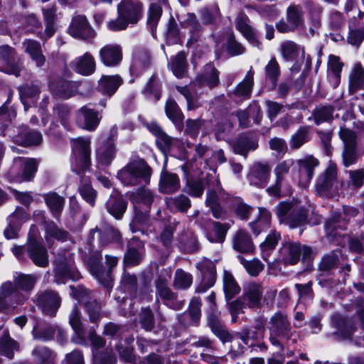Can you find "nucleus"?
<instances>
[{
    "label": "nucleus",
    "instance_id": "obj_1",
    "mask_svg": "<svg viewBox=\"0 0 364 364\" xmlns=\"http://www.w3.org/2000/svg\"><path fill=\"white\" fill-rule=\"evenodd\" d=\"M151 171L148 164L142 159L128 164L117 174L119 179L126 186L147 184Z\"/></svg>",
    "mask_w": 364,
    "mask_h": 364
},
{
    "label": "nucleus",
    "instance_id": "obj_2",
    "mask_svg": "<svg viewBox=\"0 0 364 364\" xmlns=\"http://www.w3.org/2000/svg\"><path fill=\"white\" fill-rule=\"evenodd\" d=\"M71 167L73 171L79 173L85 171L90 164V144L89 137L71 139Z\"/></svg>",
    "mask_w": 364,
    "mask_h": 364
},
{
    "label": "nucleus",
    "instance_id": "obj_3",
    "mask_svg": "<svg viewBox=\"0 0 364 364\" xmlns=\"http://www.w3.org/2000/svg\"><path fill=\"white\" fill-rule=\"evenodd\" d=\"M341 183L337 179V168L330 164L326 170L319 175L316 182V190L323 197H333L337 195Z\"/></svg>",
    "mask_w": 364,
    "mask_h": 364
},
{
    "label": "nucleus",
    "instance_id": "obj_4",
    "mask_svg": "<svg viewBox=\"0 0 364 364\" xmlns=\"http://www.w3.org/2000/svg\"><path fill=\"white\" fill-rule=\"evenodd\" d=\"M292 209L291 203L282 201L275 208V213L280 223H284L291 228L302 225L306 222V212L304 209Z\"/></svg>",
    "mask_w": 364,
    "mask_h": 364
},
{
    "label": "nucleus",
    "instance_id": "obj_5",
    "mask_svg": "<svg viewBox=\"0 0 364 364\" xmlns=\"http://www.w3.org/2000/svg\"><path fill=\"white\" fill-rule=\"evenodd\" d=\"M38 232L35 226L31 228L28 233L26 252L34 264L46 267L48 264V255L46 249L38 241Z\"/></svg>",
    "mask_w": 364,
    "mask_h": 364
},
{
    "label": "nucleus",
    "instance_id": "obj_6",
    "mask_svg": "<svg viewBox=\"0 0 364 364\" xmlns=\"http://www.w3.org/2000/svg\"><path fill=\"white\" fill-rule=\"evenodd\" d=\"M38 164L34 159L18 157L15 158L11 168L10 175L18 182L31 180L36 171Z\"/></svg>",
    "mask_w": 364,
    "mask_h": 364
},
{
    "label": "nucleus",
    "instance_id": "obj_7",
    "mask_svg": "<svg viewBox=\"0 0 364 364\" xmlns=\"http://www.w3.org/2000/svg\"><path fill=\"white\" fill-rule=\"evenodd\" d=\"M294 164V159H287L279 161L276 164L273 171L275 176V182L267 189V192L269 196L277 198L280 197L282 186L285 181L286 176L289 173Z\"/></svg>",
    "mask_w": 364,
    "mask_h": 364
},
{
    "label": "nucleus",
    "instance_id": "obj_8",
    "mask_svg": "<svg viewBox=\"0 0 364 364\" xmlns=\"http://www.w3.org/2000/svg\"><path fill=\"white\" fill-rule=\"evenodd\" d=\"M318 164V161L311 156L296 160L298 171L294 177L297 178L299 186L306 188L309 185L314 173V169Z\"/></svg>",
    "mask_w": 364,
    "mask_h": 364
},
{
    "label": "nucleus",
    "instance_id": "obj_9",
    "mask_svg": "<svg viewBox=\"0 0 364 364\" xmlns=\"http://www.w3.org/2000/svg\"><path fill=\"white\" fill-rule=\"evenodd\" d=\"M35 302L45 315L54 316L60 306L61 298L57 292L46 290L38 293Z\"/></svg>",
    "mask_w": 364,
    "mask_h": 364
},
{
    "label": "nucleus",
    "instance_id": "obj_10",
    "mask_svg": "<svg viewBox=\"0 0 364 364\" xmlns=\"http://www.w3.org/2000/svg\"><path fill=\"white\" fill-rule=\"evenodd\" d=\"M102 119V115L89 105H85L76 112V123L77 126L88 132L95 131Z\"/></svg>",
    "mask_w": 364,
    "mask_h": 364
},
{
    "label": "nucleus",
    "instance_id": "obj_11",
    "mask_svg": "<svg viewBox=\"0 0 364 364\" xmlns=\"http://www.w3.org/2000/svg\"><path fill=\"white\" fill-rule=\"evenodd\" d=\"M304 18L301 9L299 6H290L287 11V21H279L276 28L280 33H289L304 26Z\"/></svg>",
    "mask_w": 364,
    "mask_h": 364
},
{
    "label": "nucleus",
    "instance_id": "obj_12",
    "mask_svg": "<svg viewBox=\"0 0 364 364\" xmlns=\"http://www.w3.org/2000/svg\"><path fill=\"white\" fill-rule=\"evenodd\" d=\"M197 267L202 274V280L199 286L197 287L196 291L203 293L212 287L215 282V265L213 262L204 258L198 263Z\"/></svg>",
    "mask_w": 364,
    "mask_h": 364
},
{
    "label": "nucleus",
    "instance_id": "obj_13",
    "mask_svg": "<svg viewBox=\"0 0 364 364\" xmlns=\"http://www.w3.org/2000/svg\"><path fill=\"white\" fill-rule=\"evenodd\" d=\"M68 33L76 38L89 39L95 36V31L91 28L87 18L84 16H75L68 28Z\"/></svg>",
    "mask_w": 364,
    "mask_h": 364
},
{
    "label": "nucleus",
    "instance_id": "obj_14",
    "mask_svg": "<svg viewBox=\"0 0 364 364\" xmlns=\"http://www.w3.org/2000/svg\"><path fill=\"white\" fill-rule=\"evenodd\" d=\"M117 13L129 24H135L142 17V6L139 2L122 0L118 5Z\"/></svg>",
    "mask_w": 364,
    "mask_h": 364
},
{
    "label": "nucleus",
    "instance_id": "obj_15",
    "mask_svg": "<svg viewBox=\"0 0 364 364\" xmlns=\"http://www.w3.org/2000/svg\"><path fill=\"white\" fill-rule=\"evenodd\" d=\"M311 252L309 247L305 246L301 247L299 244L294 242H287L281 249L283 262L291 265L298 262L301 252L304 257H308Z\"/></svg>",
    "mask_w": 364,
    "mask_h": 364
},
{
    "label": "nucleus",
    "instance_id": "obj_16",
    "mask_svg": "<svg viewBox=\"0 0 364 364\" xmlns=\"http://www.w3.org/2000/svg\"><path fill=\"white\" fill-rule=\"evenodd\" d=\"M102 63L107 67H114L122 60V50L117 44H107L100 50Z\"/></svg>",
    "mask_w": 364,
    "mask_h": 364
},
{
    "label": "nucleus",
    "instance_id": "obj_17",
    "mask_svg": "<svg viewBox=\"0 0 364 364\" xmlns=\"http://www.w3.org/2000/svg\"><path fill=\"white\" fill-rule=\"evenodd\" d=\"M80 277V274L71 260H60L56 263L55 280L57 283H64L67 279L77 280Z\"/></svg>",
    "mask_w": 364,
    "mask_h": 364
},
{
    "label": "nucleus",
    "instance_id": "obj_18",
    "mask_svg": "<svg viewBox=\"0 0 364 364\" xmlns=\"http://www.w3.org/2000/svg\"><path fill=\"white\" fill-rule=\"evenodd\" d=\"M262 288L258 284L249 283L244 287L242 299L244 303L250 309L262 306Z\"/></svg>",
    "mask_w": 364,
    "mask_h": 364
},
{
    "label": "nucleus",
    "instance_id": "obj_19",
    "mask_svg": "<svg viewBox=\"0 0 364 364\" xmlns=\"http://www.w3.org/2000/svg\"><path fill=\"white\" fill-rule=\"evenodd\" d=\"M14 55V52L10 47L7 46H0V70L15 76H19L21 68L11 64Z\"/></svg>",
    "mask_w": 364,
    "mask_h": 364
},
{
    "label": "nucleus",
    "instance_id": "obj_20",
    "mask_svg": "<svg viewBox=\"0 0 364 364\" xmlns=\"http://www.w3.org/2000/svg\"><path fill=\"white\" fill-rule=\"evenodd\" d=\"M69 323L75 332V336L72 337V341L77 344L86 345L85 335L81 322V314L76 306L70 314Z\"/></svg>",
    "mask_w": 364,
    "mask_h": 364
},
{
    "label": "nucleus",
    "instance_id": "obj_21",
    "mask_svg": "<svg viewBox=\"0 0 364 364\" xmlns=\"http://www.w3.org/2000/svg\"><path fill=\"white\" fill-rule=\"evenodd\" d=\"M290 328L287 316L282 312H277L271 317L269 326L271 333L276 336H284L288 334Z\"/></svg>",
    "mask_w": 364,
    "mask_h": 364
},
{
    "label": "nucleus",
    "instance_id": "obj_22",
    "mask_svg": "<svg viewBox=\"0 0 364 364\" xmlns=\"http://www.w3.org/2000/svg\"><path fill=\"white\" fill-rule=\"evenodd\" d=\"M28 220V215L23 210H16L9 218V225L4 230L5 237L7 239L15 238L17 235L18 227Z\"/></svg>",
    "mask_w": 364,
    "mask_h": 364
},
{
    "label": "nucleus",
    "instance_id": "obj_23",
    "mask_svg": "<svg viewBox=\"0 0 364 364\" xmlns=\"http://www.w3.org/2000/svg\"><path fill=\"white\" fill-rule=\"evenodd\" d=\"M236 28L243 36L254 46L259 47V42L256 38V35L250 25V20L247 15L240 14L236 18Z\"/></svg>",
    "mask_w": 364,
    "mask_h": 364
},
{
    "label": "nucleus",
    "instance_id": "obj_24",
    "mask_svg": "<svg viewBox=\"0 0 364 364\" xmlns=\"http://www.w3.org/2000/svg\"><path fill=\"white\" fill-rule=\"evenodd\" d=\"M233 248L241 253H251L255 246L250 235L243 230H239L233 237Z\"/></svg>",
    "mask_w": 364,
    "mask_h": 364
},
{
    "label": "nucleus",
    "instance_id": "obj_25",
    "mask_svg": "<svg viewBox=\"0 0 364 364\" xmlns=\"http://www.w3.org/2000/svg\"><path fill=\"white\" fill-rule=\"evenodd\" d=\"M51 92L57 97L67 99L72 97L75 91V85L73 82L64 80H58L50 84Z\"/></svg>",
    "mask_w": 364,
    "mask_h": 364
},
{
    "label": "nucleus",
    "instance_id": "obj_26",
    "mask_svg": "<svg viewBox=\"0 0 364 364\" xmlns=\"http://www.w3.org/2000/svg\"><path fill=\"white\" fill-rule=\"evenodd\" d=\"M254 85V71L252 68L247 71L243 80L240 82L235 89L233 95L235 97L249 99L251 96L252 90Z\"/></svg>",
    "mask_w": 364,
    "mask_h": 364
},
{
    "label": "nucleus",
    "instance_id": "obj_27",
    "mask_svg": "<svg viewBox=\"0 0 364 364\" xmlns=\"http://www.w3.org/2000/svg\"><path fill=\"white\" fill-rule=\"evenodd\" d=\"M73 65L75 70L83 75H90L95 70V59L89 53H85L82 56L77 58L73 61Z\"/></svg>",
    "mask_w": 364,
    "mask_h": 364
},
{
    "label": "nucleus",
    "instance_id": "obj_28",
    "mask_svg": "<svg viewBox=\"0 0 364 364\" xmlns=\"http://www.w3.org/2000/svg\"><path fill=\"white\" fill-rule=\"evenodd\" d=\"M122 82L119 75H104L99 80V90L110 97L116 92Z\"/></svg>",
    "mask_w": 364,
    "mask_h": 364
},
{
    "label": "nucleus",
    "instance_id": "obj_29",
    "mask_svg": "<svg viewBox=\"0 0 364 364\" xmlns=\"http://www.w3.org/2000/svg\"><path fill=\"white\" fill-rule=\"evenodd\" d=\"M23 47L31 58L35 61L38 67L44 65L46 58L43 55L41 44L33 40H26L23 42Z\"/></svg>",
    "mask_w": 364,
    "mask_h": 364
},
{
    "label": "nucleus",
    "instance_id": "obj_30",
    "mask_svg": "<svg viewBox=\"0 0 364 364\" xmlns=\"http://www.w3.org/2000/svg\"><path fill=\"white\" fill-rule=\"evenodd\" d=\"M95 235H97L102 245H106L110 240H117L120 237L119 232L112 227H106L103 230L96 227L91 230L90 232L89 240L90 242L91 240L95 238Z\"/></svg>",
    "mask_w": 364,
    "mask_h": 364
},
{
    "label": "nucleus",
    "instance_id": "obj_31",
    "mask_svg": "<svg viewBox=\"0 0 364 364\" xmlns=\"http://www.w3.org/2000/svg\"><path fill=\"white\" fill-rule=\"evenodd\" d=\"M270 169L267 165L257 164L253 167L250 181L256 186H262L265 185L269 178Z\"/></svg>",
    "mask_w": 364,
    "mask_h": 364
},
{
    "label": "nucleus",
    "instance_id": "obj_32",
    "mask_svg": "<svg viewBox=\"0 0 364 364\" xmlns=\"http://www.w3.org/2000/svg\"><path fill=\"white\" fill-rule=\"evenodd\" d=\"M114 156V144L112 140L103 143L97 150V159L102 165L109 164Z\"/></svg>",
    "mask_w": 364,
    "mask_h": 364
},
{
    "label": "nucleus",
    "instance_id": "obj_33",
    "mask_svg": "<svg viewBox=\"0 0 364 364\" xmlns=\"http://www.w3.org/2000/svg\"><path fill=\"white\" fill-rule=\"evenodd\" d=\"M151 1L149 15H148V24L153 31L162 14V6H165L167 0H149Z\"/></svg>",
    "mask_w": 364,
    "mask_h": 364
},
{
    "label": "nucleus",
    "instance_id": "obj_34",
    "mask_svg": "<svg viewBox=\"0 0 364 364\" xmlns=\"http://www.w3.org/2000/svg\"><path fill=\"white\" fill-rule=\"evenodd\" d=\"M165 111L167 117L181 129L183 127L184 117L175 100L168 99L166 101Z\"/></svg>",
    "mask_w": 364,
    "mask_h": 364
},
{
    "label": "nucleus",
    "instance_id": "obj_35",
    "mask_svg": "<svg viewBox=\"0 0 364 364\" xmlns=\"http://www.w3.org/2000/svg\"><path fill=\"white\" fill-rule=\"evenodd\" d=\"M360 89H364V69L355 64L349 75V90L354 92Z\"/></svg>",
    "mask_w": 364,
    "mask_h": 364
},
{
    "label": "nucleus",
    "instance_id": "obj_36",
    "mask_svg": "<svg viewBox=\"0 0 364 364\" xmlns=\"http://www.w3.org/2000/svg\"><path fill=\"white\" fill-rule=\"evenodd\" d=\"M44 23L46 25L45 36L46 38L51 37L56 31V8L52 6L42 9Z\"/></svg>",
    "mask_w": 364,
    "mask_h": 364
},
{
    "label": "nucleus",
    "instance_id": "obj_37",
    "mask_svg": "<svg viewBox=\"0 0 364 364\" xmlns=\"http://www.w3.org/2000/svg\"><path fill=\"white\" fill-rule=\"evenodd\" d=\"M257 219L250 224L252 231L258 235L260 232L267 230L270 226L271 213L264 208H259Z\"/></svg>",
    "mask_w": 364,
    "mask_h": 364
},
{
    "label": "nucleus",
    "instance_id": "obj_38",
    "mask_svg": "<svg viewBox=\"0 0 364 364\" xmlns=\"http://www.w3.org/2000/svg\"><path fill=\"white\" fill-rule=\"evenodd\" d=\"M258 146L257 141L247 136H241L233 144L234 151L240 155L247 156V153L255 150Z\"/></svg>",
    "mask_w": 364,
    "mask_h": 364
},
{
    "label": "nucleus",
    "instance_id": "obj_39",
    "mask_svg": "<svg viewBox=\"0 0 364 364\" xmlns=\"http://www.w3.org/2000/svg\"><path fill=\"white\" fill-rule=\"evenodd\" d=\"M223 290L227 301L231 300L240 291L233 276L228 271H224L223 274Z\"/></svg>",
    "mask_w": 364,
    "mask_h": 364
},
{
    "label": "nucleus",
    "instance_id": "obj_40",
    "mask_svg": "<svg viewBox=\"0 0 364 364\" xmlns=\"http://www.w3.org/2000/svg\"><path fill=\"white\" fill-rule=\"evenodd\" d=\"M18 350V343L11 339L6 329L2 331V336L0 340V353L12 358L15 350Z\"/></svg>",
    "mask_w": 364,
    "mask_h": 364
},
{
    "label": "nucleus",
    "instance_id": "obj_41",
    "mask_svg": "<svg viewBox=\"0 0 364 364\" xmlns=\"http://www.w3.org/2000/svg\"><path fill=\"white\" fill-rule=\"evenodd\" d=\"M179 178L175 173H164L160 181V189L162 192L170 193L179 188Z\"/></svg>",
    "mask_w": 364,
    "mask_h": 364
},
{
    "label": "nucleus",
    "instance_id": "obj_42",
    "mask_svg": "<svg viewBox=\"0 0 364 364\" xmlns=\"http://www.w3.org/2000/svg\"><path fill=\"white\" fill-rule=\"evenodd\" d=\"M171 278V274L169 272H166V277L161 279L159 278L156 281V287L157 289V293L160 296L161 299H163L166 304L167 306H171L169 304L170 301L173 300L174 295L171 292V289L168 286V281Z\"/></svg>",
    "mask_w": 364,
    "mask_h": 364
},
{
    "label": "nucleus",
    "instance_id": "obj_43",
    "mask_svg": "<svg viewBox=\"0 0 364 364\" xmlns=\"http://www.w3.org/2000/svg\"><path fill=\"white\" fill-rule=\"evenodd\" d=\"M127 203L121 197L111 196L107 202V211L117 219H120L125 212Z\"/></svg>",
    "mask_w": 364,
    "mask_h": 364
},
{
    "label": "nucleus",
    "instance_id": "obj_44",
    "mask_svg": "<svg viewBox=\"0 0 364 364\" xmlns=\"http://www.w3.org/2000/svg\"><path fill=\"white\" fill-rule=\"evenodd\" d=\"M281 48L282 55L287 60H294L299 54H301L302 58H304V48L293 41H287L284 42Z\"/></svg>",
    "mask_w": 364,
    "mask_h": 364
},
{
    "label": "nucleus",
    "instance_id": "obj_45",
    "mask_svg": "<svg viewBox=\"0 0 364 364\" xmlns=\"http://www.w3.org/2000/svg\"><path fill=\"white\" fill-rule=\"evenodd\" d=\"M39 89L37 86L26 85L20 89V96L25 109L34 105L37 100Z\"/></svg>",
    "mask_w": 364,
    "mask_h": 364
},
{
    "label": "nucleus",
    "instance_id": "obj_46",
    "mask_svg": "<svg viewBox=\"0 0 364 364\" xmlns=\"http://www.w3.org/2000/svg\"><path fill=\"white\" fill-rule=\"evenodd\" d=\"M44 198L53 216L58 217L64 205V198L55 193H49Z\"/></svg>",
    "mask_w": 364,
    "mask_h": 364
},
{
    "label": "nucleus",
    "instance_id": "obj_47",
    "mask_svg": "<svg viewBox=\"0 0 364 364\" xmlns=\"http://www.w3.org/2000/svg\"><path fill=\"white\" fill-rule=\"evenodd\" d=\"M265 77L272 82V87L275 88L278 78L280 75L279 65L275 58H272L264 68Z\"/></svg>",
    "mask_w": 364,
    "mask_h": 364
},
{
    "label": "nucleus",
    "instance_id": "obj_48",
    "mask_svg": "<svg viewBox=\"0 0 364 364\" xmlns=\"http://www.w3.org/2000/svg\"><path fill=\"white\" fill-rule=\"evenodd\" d=\"M169 67L175 76L178 78L183 77L186 68V57L183 53H179L171 60Z\"/></svg>",
    "mask_w": 364,
    "mask_h": 364
},
{
    "label": "nucleus",
    "instance_id": "obj_49",
    "mask_svg": "<svg viewBox=\"0 0 364 364\" xmlns=\"http://www.w3.org/2000/svg\"><path fill=\"white\" fill-rule=\"evenodd\" d=\"M343 64L340 62L339 58L335 55H330L328 63V77L334 79L336 85L338 84L340 73L341 72Z\"/></svg>",
    "mask_w": 364,
    "mask_h": 364
},
{
    "label": "nucleus",
    "instance_id": "obj_50",
    "mask_svg": "<svg viewBox=\"0 0 364 364\" xmlns=\"http://www.w3.org/2000/svg\"><path fill=\"white\" fill-rule=\"evenodd\" d=\"M116 361V357L113 354L112 349H106L104 351L93 350L94 364H115Z\"/></svg>",
    "mask_w": 364,
    "mask_h": 364
},
{
    "label": "nucleus",
    "instance_id": "obj_51",
    "mask_svg": "<svg viewBox=\"0 0 364 364\" xmlns=\"http://www.w3.org/2000/svg\"><path fill=\"white\" fill-rule=\"evenodd\" d=\"M193 278L191 274L182 269H177L175 273L173 284L177 289H187L191 287Z\"/></svg>",
    "mask_w": 364,
    "mask_h": 364
},
{
    "label": "nucleus",
    "instance_id": "obj_52",
    "mask_svg": "<svg viewBox=\"0 0 364 364\" xmlns=\"http://www.w3.org/2000/svg\"><path fill=\"white\" fill-rule=\"evenodd\" d=\"M333 109L330 106H323L316 108L314 112V119L316 124L325 122H331L333 119Z\"/></svg>",
    "mask_w": 364,
    "mask_h": 364
},
{
    "label": "nucleus",
    "instance_id": "obj_53",
    "mask_svg": "<svg viewBox=\"0 0 364 364\" xmlns=\"http://www.w3.org/2000/svg\"><path fill=\"white\" fill-rule=\"evenodd\" d=\"M106 263L109 267V272L106 273V276L104 277L103 274L102 273H96L94 272V269L92 268L91 271L93 274H96V277L98 279L99 282L103 284L105 286H109L110 282L112 281L111 277V269L112 267L117 265L118 262V258L114 256L106 255Z\"/></svg>",
    "mask_w": 364,
    "mask_h": 364
},
{
    "label": "nucleus",
    "instance_id": "obj_54",
    "mask_svg": "<svg viewBox=\"0 0 364 364\" xmlns=\"http://www.w3.org/2000/svg\"><path fill=\"white\" fill-rule=\"evenodd\" d=\"M309 140V129L306 127H301L290 139V146L292 149H299Z\"/></svg>",
    "mask_w": 364,
    "mask_h": 364
},
{
    "label": "nucleus",
    "instance_id": "obj_55",
    "mask_svg": "<svg viewBox=\"0 0 364 364\" xmlns=\"http://www.w3.org/2000/svg\"><path fill=\"white\" fill-rule=\"evenodd\" d=\"M260 112V107L257 102L252 103L248 110H240L237 112V116L238 117L240 124L243 127H247L249 122H248V117L250 115H258Z\"/></svg>",
    "mask_w": 364,
    "mask_h": 364
},
{
    "label": "nucleus",
    "instance_id": "obj_56",
    "mask_svg": "<svg viewBox=\"0 0 364 364\" xmlns=\"http://www.w3.org/2000/svg\"><path fill=\"white\" fill-rule=\"evenodd\" d=\"M200 14L203 23L210 24L214 23L220 16V10L218 6L213 5L201 9Z\"/></svg>",
    "mask_w": 364,
    "mask_h": 364
},
{
    "label": "nucleus",
    "instance_id": "obj_57",
    "mask_svg": "<svg viewBox=\"0 0 364 364\" xmlns=\"http://www.w3.org/2000/svg\"><path fill=\"white\" fill-rule=\"evenodd\" d=\"M238 259L243 264L247 272L252 276H257L263 269L264 265L259 259H252L247 261L242 256H239Z\"/></svg>",
    "mask_w": 364,
    "mask_h": 364
},
{
    "label": "nucleus",
    "instance_id": "obj_58",
    "mask_svg": "<svg viewBox=\"0 0 364 364\" xmlns=\"http://www.w3.org/2000/svg\"><path fill=\"white\" fill-rule=\"evenodd\" d=\"M171 208H175L181 211H186L191 206L189 198L183 195L175 198H170L166 201Z\"/></svg>",
    "mask_w": 364,
    "mask_h": 364
},
{
    "label": "nucleus",
    "instance_id": "obj_59",
    "mask_svg": "<svg viewBox=\"0 0 364 364\" xmlns=\"http://www.w3.org/2000/svg\"><path fill=\"white\" fill-rule=\"evenodd\" d=\"M36 279V276L20 274L15 278V282L19 288L24 290H29L34 287Z\"/></svg>",
    "mask_w": 364,
    "mask_h": 364
},
{
    "label": "nucleus",
    "instance_id": "obj_60",
    "mask_svg": "<svg viewBox=\"0 0 364 364\" xmlns=\"http://www.w3.org/2000/svg\"><path fill=\"white\" fill-rule=\"evenodd\" d=\"M230 225L228 224H221L220 223H215L213 225V233L215 237H212L210 235L208 236V240L212 242H222L225 240L228 230Z\"/></svg>",
    "mask_w": 364,
    "mask_h": 364
},
{
    "label": "nucleus",
    "instance_id": "obj_61",
    "mask_svg": "<svg viewBox=\"0 0 364 364\" xmlns=\"http://www.w3.org/2000/svg\"><path fill=\"white\" fill-rule=\"evenodd\" d=\"M67 237V232L59 229L53 222H49L46 225V240L53 237L58 240H64Z\"/></svg>",
    "mask_w": 364,
    "mask_h": 364
},
{
    "label": "nucleus",
    "instance_id": "obj_62",
    "mask_svg": "<svg viewBox=\"0 0 364 364\" xmlns=\"http://www.w3.org/2000/svg\"><path fill=\"white\" fill-rule=\"evenodd\" d=\"M132 200L134 203L142 202L144 204L149 205L153 201V196L149 190L142 188L138 190L136 193H132Z\"/></svg>",
    "mask_w": 364,
    "mask_h": 364
},
{
    "label": "nucleus",
    "instance_id": "obj_63",
    "mask_svg": "<svg viewBox=\"0 0 364 364\" xmlns=\"http://www.w3.org/2000/svg\"><path fill=\"white\" fill-rule=\"evenodd\" d=\"M33 356L35 360L38 363H44L50 361L51 358V352L46 346H38L33 350Z\"/></svg>",
    "mask_w": 364,
    "mask_h": 364
},
{
    "label": "nucleus",
    "instance_id": "obj_64",
    "mask_svg": "<svg viewBox=\"0 0 364 364\" xmlns=\"http://www.w3.org/2000/svg\"><path fill=\"white\" fill-rule=\"evenodd\" d=\"M364 184V168L349 171V185L359 188Z\"/></svg>",
    "mask_w": 364,
    "mask_h": 364
}]
</instances>
